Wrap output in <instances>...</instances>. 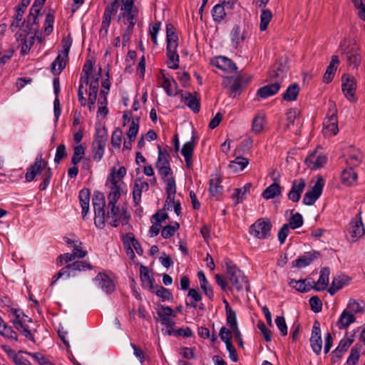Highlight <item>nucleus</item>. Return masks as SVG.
I'll return each instance as SVG.
<instances>
[{"label": "nucleus", "instance_id": "nucleus-1", "mask_svg": "<svg viewBox=\"0 0 365 365\" xmlns=\"http://www.w3.org/2000/svg\"><path fill=\"white\" fill-rule=\"evenodd\" d=\"M120 14L118 17V21L121 26H125L123 29V45L125 46L126 43L130 41V38L133 32V27L137 22L138 11L134 6V0H122V5L120 9Z\"/></svg>", "mask_w": 365, "mask_h": 365}, {"label": "nucleus", "instance_id": "nucleus-2", "mask_svg": "<svg viewBox=\"0 0 365 365\" xmlns=\"http://www.w3.org/2000/svg\"><path fill=\"white\" fill-rule=\"evenodd\" d=\"M287 69L286 60L281 59L279 62L276 63L269 72L268 76L269 81L273 82L261 87L257 91V95L262 98H267L276 94L279 91L281 83L286 76Z\"/></svg>", "mask_w": 365, "mask_h": 365}, {"label": "nucleus", "instance_id": "nucleus-3", "mask_svg": "<svg viewBox=\"0 0 365 365\" xmlns=\"http://www.w3.org/2000/svg\"><path fill=\"white\" fill-rule=\"evenodd\" d=\"M37 175H41L42 182L39 185L41 190H45L50 183L52 177V171L51 168L48 167V163L42 158V155H39L35 159L34 163L28 168L25 175L27 182L33 181Z\"/></svg>", "mask_w": 365, "mask_h": 365}, {"label": "nucleus", "instance_id": "nucleus-4", "mask_svg": "<svg viewBox=\"0 0 365 365\" xmlns=\"http://www.w3.org/2000/svg\"><path fill=\"white\" fill-rule=\"evenodd\" d=\"M227 275L231 284L237 291L248 290V281L245 274L230 259L226 260Z\"/></svg>", "mask_w": 365, "mask_h": 365}, {"label": "nucleus", "instance_id": "nucleus-5", "mask_svg": "<svg viewBox=\"0 0 365 365\" xmlns=\"http://www.w3.org/2000/svg\"><path fill=\"white\" fill-rule=\"evenodd\" d=\"M272 223L268 219L260 218L250 227V234L255 237L264 240L271 235Z\"/></svg>", "mask_w": 365, "mask_h": 365}, {"label": "nucleus", "instance_id": "nucleus-6", "mask_svg": "<svg viewBox=\"0 0 365 365\" xmlns=\"http://www.w3.org/2000/svg\"><path fill=\"white\" fill-rule=\"evenodd\" d=\"M324 185V179L321 176L318 177L314 185L305 193L303 203L306 205H312L322 195Z\"/></svg>", "mask_w": 365, "mask_h": 365}, {"label": "nucleus", "instance_id": "nucleus-7", "mask_svg": "<svg viewBox=\"0 0 365 365\" xmlns=\"http://www.w3.org/2000/svg\"><path fill=\"white\" fill-rule=\"evenodd\" d=\"M347 238L351 242H356L365 233V229L361 218L353 219L347 228Z\"/></svg>", "mask_w": 365, "mask_h": 365}, {"label": "nucleus", "instance_id": "nucleus-8", "mask_svg": "<svg viewBox=\"0 0 365 365\" xmlns=\"http://www.w3.org/2000/svg\"><path fill=\"white\" fill-rule=\"evenodd\" d=\"M157 321H158L161 324L164 326H175V322L170 319V317H175L176 313L173 311V309L168 307L164 305H160L158 308L157 311Z\"/></svg>", "mask_w": 365, "mask_h": 365}, {"label": "nucleus", "instance_id": "nucleus-9", "mask_svg": "<svg viewBox=\"0 0 365 365\" xmlns=\"http://www.w3.org/2000/svg\"><path fill=\"white\" fill-rule=\"evenodd\" d=\"M159 81L169 96H174L178 93L176 91L177 83L165 70L160 71Z\"/></svg>", "mask_w": 365, "mask_h": 365}, {"label": "nucleus", "instance_id": "nucleus-10", "mask_svg": "<svg viewBox=\"0 0 365 365\" xmlns=\"http://www.w3.org/2000/svg\"><path fill=\"white\" fill-rule=\"evenodd\" d=\"M309 341L313 351L317 355H319L322 349V340L321 337L320 324L318 321H315L313 324Z\"/></svg>", "mask_w": 365, "mask_h": 365}, {"label": "nucleus", "instance_id": "nucleus-11", "mask_svg": "<svg viewBox=\"0 0 365 365\" xmlns=\"http://www.w3.org/2000/svg\"><path fill=\"white\" fill-rule=\"evenodd\" d=\"M341 81L342 92L345 97L349 101H354L356 88L355 79L348 74H344L341 78Z\"/></svg>", "mask_w": 365, "mask_h": 365}, {"label": "nucleus", "instance_id": "nucleus-12", "mask_svg": "<svg viewBox=\"0 0 365 365\" xmlns=\"http://www.w3.org/2000/svg\"><path fill=\"white\" fill-rule=\"evenodd\" d=\"M181 101L194 113L200 111V100L197 93L180 92Z\"/></svg>", "mask_w": 365, "mask_h": 365}, {"label": "nucleus", "instance_id": "nucleus-13", "mask_svg": "<svg viewBox=\"0 0 365 365\" xmlns=\"http://www.w3.org/2000/svg\"><path fill=\"white\" fill-rule=\"evenodd\" d=\"M248 36L249 32L245 29L242 30L239 26H235L230 33L232 46L235 48H238Z\"/></svg>", "mask_w": 365, "mask_h": 365}, {"label": "nucleus", "instance_id": "nucleus-14", "mask_svg": "<svg viewBox=\"0 0 365 365\" xmlns=\"http://www.w3.org/2000/svg\"><path fill=\"white\" fill-rule=\"evenodd\" d=\"M305 180L304 179L294 180L292 182V188L288 193V198L292 202H298L305 188Z\"/></svg>", "mask_w": 365, "mask_h": 365}, {"label": "nucleus", "instance_id": "nucleus-15", "mask_svg": "<svg viewBox=\"0 0 365 365\" xmlns=\"http://www.w3.org/2000/svg\"><path fill=\"white\" fill-rule=\"evenodd\" d=\"M64 240L68 246L73 247V254L75 255V257L83 258L87 255V252L81 248L82 242L75 235H69L64 237Z\"/></svg>", "mask_w": 365, "mask_h": 365}, {"label": "nucleus", "instance_id": "nucleus-16", "mask_svg": "<svg viewBox=\"0 0 365 365\" xmlns=\"http://www.w3.org/2000/svg\"><path fill=\"white\" fill-rule=\"evenodd\" d=\"M94 281L98 286L107 294H110L115 290L113 282L104 273H98L95 277Z\"/></svg>", "mask_w": 365, "mask_h": 365}, {"label": "nucleus", "instance_id": "nucleus-17", "mask_svg": "<svg viewBox=\"0 0 365 365\" xmlns=\"http://www.w3.org/2000/svg\"><path fill=\"white\" fill-rule=\"evenodd\" d=\"M323 124L324 128L331 135H334L338 133L336 110L334 108L329 110L328 116L325 118Z\"/></svg>", "mask_w": 365, "mask_h": 365}, {"label": "nucleus", "instance_id": "nucleus-18", "mask_svg": "<svg viewBox=\"0 0 365 365\" xmlns=\"http://www.w3.org/2000/svg\"><path fill=\"white\" fill-rule=\"evenodd\" d=\"M327 160L325 155H317L316 152H314L305 159V163L309 168L315 170L323 167Z\"/></svg>", "mask_w": 365, "mask_h": 365}, {"label": "nucleus", "instance_id": "nucleus-19", "mask_svg": "<svg viewBox=\"0 0 365 365\" xmlns=\"http://www.w3.org/2000/svg\"><path fill=\"white\" fill-rule=\"evenodd\" d=\"M106 203H93L95 217L94 223L96 226L100 229H103L105 226L106 212L104 207Z\"/></svg>", "mask_w": 365, "mask_h": 365}, {"label": "nucleus", "instance_id": "nucleus-20", "mask_svg": "<svg viewBox=\"0 0 365 365\" xmlns=\"http://www.w3.org/2000/svg\"><path fill=\"white\" fill-rule=\"evenodd\" d=\"M314 283V281L310 278L299 280L291 279L289 281V284L300 292H309L312 289V284Z\"/></svg>", "mask_w": 365, "mask_h": 365}, {"label": "nucleus", "instance_id": "nucleus-21", "mask_svg": "<svg viewBox=\"0 0 365 365\" xmlns=\"http://www.w3.org/2000/svg\"><path fill=\"white\" fill-rule=\"evenodd\" d=\"M195 147V137H192V140L190 141L186 142L181 150V153L185 158V161L186 163V166L188 168H192V157L193 154V150Z\"/></svg>", "mask_w": 365, "mask_h": 365}, {"label": "nucleus", "instance_id": "nucleus-22", "mask_svg": "<svg viewBox=\"0 0 365 365\" xmlns=\"http://www.w3.org/2000/svg\"><path fill=\"white\" fill-rule=\"evenodd\" d=\"M363 159L361 152L354 147H351L348 151V156L346 158V164L348 167L354 168L359 166Z\"/></svg>", "mask_w": 365, "mask_h": 365}, {"label": "nucleus", "instance_id": "nucleus-23", "mask_svg": "<svg viewBox=\"0 0 365 365\" xmlns=\"http://www.w3.org/2000/svg\"><path fill=\"white\" fill-rule=\"evenodd\" d=\"M330 274L328 267H324L320 271V276L318 281L312 284V289L316 291H323L327 289L329 284V276Z\"/></svg>", "mask_w": 365, "mask_h": 365}, {"label": "nucleus", "instance_id": "nucleus-24", "mask_svg": "<svg viewBox=\"0 0 365 365\" xmlns=\"http://www.w3.org/2000/svg\"><path fill=\"white\" fill-rule=\"evenodd\" d=\"M319 255L317 252H306L303 256L292 262V265L298 268H303L309 265Z\"/></svg>", "mask_w": 365, "mask_h": 365}, {"label": "nucleus", "instance_id": "nucleus-25", "mask_svg": "<svg viewBox=\"0 0 365 365\" xmlns=\"http://www.w3.org/2000/svg\"><path fill=\"white\" fill-rule=\"evenodd\" d=\"M215 65L218 68L229 72L235 71L237 69L235 63L231 59L225 56L217 57L215 59Z\"/></svg>", "mask_w": 365, "mask_h": 365}, {"label": "nucleus", "instance_id": "nucleus-26", "mask_svg": "<svg viewBox=\"0 0 365 365\" xmlns=\"http://www.w3.org/2000/svg\"><path fill=\"white\" fill-rule=\"evenodd\" d=\"M339 63V61L338 56H332L331 62L327 66L324 75L323 81L324 83H329L333 80Z\"/></svg>", "mask_w": 365, "mask_h": 365}, {"label": "nucleus", "instance_id": "nucleus-27", "mask_svg": "<svg viewBox=\"0 0 365 365\" xmlns=\"http://www.w3.org/2000/svg\"><path fill=\"white\" fill-rule=\"evenodd\" d=\"M126 174L125 167H120L117 171L113 170L107 180L106 185H120L123 187L124 183L121 181Z\"/></svg>", "mask_w": 365, "mask_h": 365}, {"label": "nucleus", "instance_id": "nucleus-28", "mask_svg": "<svg viewBox=\"0 0 365 365\" xmlns=\"http://www.w3.org/2000/svg\"><path fill=\"white\" fill-rule=\"evenodd\" d=\"M221 182V178L217 175L212 176L210 180L209 191L210 195L212 197H216L217 200L219 199V196L222 193L223 187L220 185Z\"/></svg>", "mask_w": 365, "mask_h": 365}, {"label": "nucleus", "instance_id": "nucleus-29", "mask_svg": "<svg viewBox=\"0 0 365 365\" xmlns=\"http://www.w3.org/2000/svg\"><path fill=\"white\" fill-rule=\"evenodd\" d=\"M149 189L148 182L142 181L141 180H136L133 190V200L136 205L139 204L141 199V194L143 191H147Z\"/></svg>", "mask_w": 365, "mask_h": 365}, {"label": "nucleus", "instance_id": "nucleus-30", "mask_svg": "<svg viewBox=\"0 0 365 365\" xmlns=\"http://www.w3.org/2000/svg\"><path fill=\"white\" fill-rule=\"evenodd\" d=\"M358 178L357 173L352 168L349 167L344 170L341 173V182L346 186H351L356 183Z\"/></svg>", "mask_w": 365, "mask_h": 365}, {"label": "nucleus", "instance_id": "nucleus-31", "mask_svg": "<svg viewBox=\"0 0 365 365\" xmlns=\"http://www.w3.org/2000/svg\"><path fill=\"white\" fill-rule=\"evenodd\" d=\"M90 191L88 189H83L79 192V200L82 207V217L85 218L89 210Z\"/></svg>", "mask_w": 365, "mask_h": 365}, {"label": "nucleus", "instance_id": "nucleus-32", "mask_svg": "<svg viewBox=\"0 0 365 365\" xmlns=\"http://www.w3.org/2000/svg\"><path fill=\"white\" fill-rule=\"evenodd\" d=\"M108 212L106 218L109 219L111 218L112 220L110 222L111 226L117 227L118 225V222L120 221V208L115 205H109L108 204Z\"/></svg>", "mask_w": 365, "mask_h": 365}, {"label": "nucleus", "instance_id": "nucleus-33", "mask_svg": "<svg viewBox=\"0 0 365 365\" xmlns=\"http://www.w3.org/2000/svg\"><path fill=\"white\" fill-rule=\"evenodd\" d=\"M349 282V279L346 276H337L334 277L331 285L328 289V292L331 295H334L337 291L341 289Z\"/></svg>", "mask_w": 365, "mask_h": 365}, {"label": "nucleus", "instance_id": "nucleus-34", "mask_svg": "<svg viewBox=\"0 0 365 365\" xmlns=\"http://www.w3.org/2000/svg\"><path fill=\"white\" fill-rule=\"evenodd\" d=\"M266 125V116L263 113H257L252 120V130L255 133H260Z\"/></svg>", "mask_w": 365, "mask_h": 365}, {"label": "nucleus", "instance_id": "nucleus-35", "mask_svg": "<svg viewBox=\"0 0 365 365\" xmlns=\"http://www.w3.org/2000/svg\"><path fill=\"white\" fill-rule=\"evenodd\" d=\"M354 315L349 313L344 309L337 322V327L340 329H346L351 324L354 323Z\"/></svg>", "mask_w": 365, "mask_h": 365}, {"label": "nucleus", "instance_id": "nucleus-36", "mask_svg": "<svg viewBox=\"0 0 365 365\" xmlns=\"http://www.w3.org/2000/svg\"><path fill=\"white\" fill-rule=\"evenodd\" d=\"M249 160L244 157H237L234 160L231 161L229 168L234 173L244 170L248 165Z\"/></svg>", "mask_w": 365, "mask_h": 365}, {"label": "nucleus", "instance_id": "nucleus-37", "mask_svg": "<svg viewBox=\"0 0 365 365\" xmlns=\"http://www.w3.org/2000/svg\"><path fill=\"white\" fill-rule=\"evenodd\" d=\"M109 187L110 189V192L108 195V204L109 205H115L118 199L120 198L121 193L123 191V187L120 185H110Z\"/></svg>", "mask_w": 365, "mask_h": 365}, {"label": "nucleus", "instance_id": "nucleus-38", "mask_svg": "<svg viewBox=\"0 0 365 365\" xmlns=\"http://www.w3.org/2000/svg\"><path fill=\"white\" fill-rule=\"evenodd\" d=\"M299 92V86L297 83L290 85L282 95L283 100L286 101H295Z\"/></svg>", "mask_w": 365, "mask_h": 365}, {"label": "nucleus", "instance_id": "nucleus-39", "mask_svg": "<svg viewBox=\"0 0 365 365\" xmlns=\"http://www.w3.org/2000/svg\"><path fill=\"white\" fill-rule=\"evenodd\" d=\"M281 193V187L279 184L274 182L267 187L262 192V197L267 200L274 198Z\"/></svg>", "mask_w": 365, "mask_h": 365}, {"label": "nucleus", "instance_id": "nucleus-40", "mask_svg": "<svg viewBox=\"0 0 365 365\" xmlns=\"http://www.w3.org/2000/svg\"><path fill=\"white\" fill-rule=\"evenodd\" d=\"M68 57L58 55L55 61L51 64V71L54 75L59 74L61 71L65 68L66 60Z\"/></svg>", "mask_w": 365, "mask_h": 365}, {"label": "nucleus", "instance_id": "nucleus-41", "mask_svg": "<svg viewBox=\"0 0 365 365\" xmlns=\"http://www.w3.org/2000/svg\"><path fill=\"white\" fill-rule=\"evenodd\" d=\"M117 10L118 4L116 1L108 5L103 14L102 23L110 26L111 16L117 13Z\"/></svg>", "mask_w": 365, "mask_h": 365}, {"label": "nucleus", "instance_id": "nucleus-42", "mask_svg": "<svg viewBox=\"0 0 365 365\" xmlns=\"http://www.w3.org/2000/svg\"><path fill=\"white\" fill-rule=\"evenodd\" d=\"M353 342V339L349 338L342 339L337 347L333 351V354L337 358H341L343 353L346 351L347 349L351 346Z\"/></svg>", "mask_w": 365, "mask_h": 365}, {"label": "nucleus", "instance_id": "nucleus-43", "mask_svg": "<svg viewBox=\"0 0 365 365\" xmlns=\"http://www.w3.org/2000/svg\"><path fill=\"white\" fill-rule=\"evenodd\" d=\"M108 140V131L104 126H98L96 128L95 138L93 142L106 145Z\"/></svg>", "mask_w": 365, "mask_h": 365}, {"label": "nucleus", "instance_id": "nucleus-44", "mask_svg": "<svg viewBox=\"0 0 365 365\" xmlns=\"http://www.w3.org/2000/svg\"><path fill=\"white\" fill-rule=\"evenodd\" d=\"M93 63L91 61L88 60L83 66V72L84 73V76L81 78V81L82 83H85V85L87 86L88 81L91 78H92V76L95 75L93 73Z\"/></svg>", "mask_w": 365, "mask_h": 365}, {"label": "nucleus", "instance_id": "nucleus-45", "mask_svg": "<svg viewBox=\"0 0 365 365\" xmlns=\"http://www.w3.org/2000/svg\"><path fill=\"white\" fill-rule=\"evenodd\" d=\"M35 38L36 36L34 35H27L21 39L22 42L21 53L22 55H26L29 52L31 46L34 43Z\"/></svg>", "mask_w": 365, "mask_h": 365}, {"label": "nucleus", "instance_id": "nucleus-46", "mask_svg": "<svg viewBox=\"0 0 365 365\" xmlns=\"http://www.w3.org/2000/svg\"><path fill=\"white\" fill-rule=\"evenodd\" d=\"M140 277L143 285L153 288V279L149 274V270L147 267L142 264L140 267Z\"/></svg>", "mask_w": 365, "mask_h": 365}, {"label": "nucleus", "instance_id": "nucleus-47", "mask_svg": "<svg viewBox=\"0 0 365 365\" xmlns=\"http://www.w3.org/2000/svg\"><path fill=\"white\" fill-rule=\"evenodd\" d=\"M272 18V12L268 9H262L260 16V25L261 31H265Z\"/></svg>", "mask_w": 365, "mask_h": 365}, {"label": "nucleus", "instance_id": "nucleus-48", "mask_svg": "<svg viewBox=\"0 0 365 365\" xmlns=\"http://www.w3.org/2000/svg\"><path fill=\"white\" fill-rule=\"evenodd\" d=\"M26 9V7H22L21 4L19 6L16 8L15 19L10 26V29L12 31H14V30L19 26L20 22L22 20V17L24 14L25 13Z\"/></svg>", "mask_w": 365, "mask_h": 365}, {"label": "nucleus", "instance_id": "nucleus-49", "mask_svg": "<svg viewBox=\"0 0 365 365\" xmlns=\"http://www.w3.org/2000/svg\"><path fill=\"white\" fill-rule=\"evenodd\" d=\"M225 7L221 4L215 5L212 9V17L215 21L220 22L225 16Z\"/></svg>", "mask_w": 365, "mask_h": 365}, {"label": "nucleus", "instance_id": "nucleus-50", "mask_svg": "<svg viewBox=\"0 0 365 365\" xmlns=\"http://www.w3.org/2000/svg\"><path fill=\"white\" fill-rule=\"evenodd\" d=\"M106 145L96 143L93 142L92 150L93 154V159L96 161H100L103 156L105 148Z\"/></svg>", "mask_w": 365, "mask_h": 365}, {"label": "nucleus", "instance_id": "nucleus-51", "mask_svg": "<svg viewBox=\"0 0 365 365\" xmlns=\"http://www.w3.org/2000/svg\"><path fill=\"white\" fill-rule=\"evenodd\" d=\"M251 187V184L247 183L245 185H244L242 188H237L235 190V192L233 194V197L236 198V202L235 205L239 204L240 202H242L243 197L245 195L250 191V189Z\"/></svg>", "mask_w": 365, "mask_h": 365}, {"label": "nucleus", "instance_id": "nucleus-52", "mask_svg": "<svg viewBox=\"0 0 365 365\" xmlns=\"http://www.w3.org/2000/svg\"><path fill=\"white\" fill-rule=\"evenodd\" d=\"M67 268H71V271H83L92 269V266L89 262L86 261H76L71 264L67 265Z\"/></svg>", "mask_w": 365, "mask_h": 365}, {"label": "nucleus", "instance_id": "nucleus-53", "mask_svg": "<svg viewBox=\"0 0 365 365\" xmlns=\"http://www.w3.org/2000/svg\"><path fill=\"white\" fill-rule=\"evenodd\" d=\"M85 153V148L82 145H76L73 149V155L71 158L73 165H77L83 158Z\"/></svg>", "mask_w": 365, "mask_h": 365}, {"label": "nucleus", "instance_id": "nucleus-54", "mask_svg": "<svg viewBox=\"0 0 365 365\" xmlns=\"http://www.w3.org/2000/svg\"><path fill=\"white\" fill-rule=\"evenodd\" d=\"M180 227V225L178 222H175L173 225H166L165 226L161 232V235L163 238L168 239L174 235L176 230H178Z\"/></svg>", "mask_w": 365, "mask_h": 365}, {"label": "nucleus", "instance_id": "nucleus-55", "mask_svg": "<svg viewBox=\"0 0 365 365\" xmlns=\"http://www.w3.org/2000/svg\"><path fill=\"white\" fill-rule=\"evenodd\" d=\"M168 154L166 153H163L160 149L159 150L158 158L156 162V168L159 170L160 168H163L164 167H167L170 165V162L168 160Z\"/></svg>", "mask_w": 365, "mask_h": 365}, {"label": "nucleus", "instance_id": "nucleus-56", "mask_svg": "<svg viewBox=\"0 0 365 365\" xmlns=\"http://www.w3.org/2000/svg\"><path fill=\"white\" fill-rule=\"evenodd\" d=\"M139 129V119H133L129 130L127 133L128 138L131 140H134L136 138Z\"/></svg>", "mask_w": 365, "mask_h": 365}, {"label": "nucleus", "instance_id": "nucleus-57", "mask_svg": "<svg viewBox=\"0 0 365 365\" xmlns=\"http://www.w3.org/2000/svg\"><path fill=\"white\" fill-rule=\"evenodd\" d=\"M155 294L162 299L163 301L170 300L173 299V294L169 289L162 287L157 286L155 291Z\"/></svg>", "mask_w": 365, "mask_h": 365}, {"label": "nucleus", "instance_id": "nucleus-58", "mask_svg": "<svg viewBox=\"0 0 365 365\" xmlns=\"http://www.w3.org/2000/svg\"><path fill=\"white\" fill-rule=\"evenodd\" d=\"M167 43H178V36L175 32L174 26L168 24L166 25Z\"/></svg>", "mask_w": 365, "mask_h": 365}, {"label": "nucleus", "instance_id": "nucleus-59", "mask_svg": "<svg viewBox=\"0 0 365 365\" xmlns=\"http://www.w3.org/2000/svg\"><path fill=\"white\" fill-rule=\"evenodd\" d=\"M63 276H66V278H69L71 276H74V274L73 271H71V268H67L66 265L53 277L51 285H53Z\"/></svg>", "mask_w": 365, "mask_h": 365}, {"label": "nucleus", "instance_id": "nucleus-60", "mask_svg": "<svg viewBox=\"0 0 365 365\" xmlns=\"http://www.w3.org/2000/svg\"><path fill=\"white\" fill-rule=\"evenodd\" d=\"M345 310L349 313L354 315V314L362 312L363 307L356 300L351 299L349 302V304Z\"/></svg>", "mask_w": 365, "mask_h": 365}, {"label": "nucleus", "instance_id": "nucleus-61", "mask_svg": "<svg viewBox=\"0 0 365 365\" xmlns=\"http://www.w3.org/2000/svg\"><path fill=\"white\" fill-rule=\"evenodd\" d=\"M299 112L298 109L297 108H291L289 109L287 113V124L285 126V129L289 130L290 128V125H294V120L297 118V117L299 115Z\"/></svg>", "mask_w": 365, "mask_h": 365}, {"label": "nucleus", "instance_id": "nucleus-62", "mask_svg": "<svg viewBox=\"0 0 365 365\" xmlns=\"http://www.w3.org/2000/svg\"><path fill=\"white\" fill-rule=\"evenodd\" d=\"M287 225L293 230L300 227L303 225V218L302 215L296 213L292 215Z\"/></svg>", "mask_w": 365, "mask_h": 365}, {"label": "nucleus", "instance_id": "nucleus-63", "mask_svg": "<svg viewBox=\"0 0 365 365\" xmlns=\"http://www.w3.org/2000/svg\"><path fill=\"white\" fill-rule=\"evenodd\" d=\"M123 132L120 128H115L112 133L111 144L113 147L119 148L121 145Z\"/></svg>", "mask_w": 365, "mask_h": 365}, {"label": "nucleus", "instance_id": "nucleus-64", "mask_svg": "<svg viewBox=\"0 0 365 365\" xmlns=\"http://www.w3.org/2000/svg\"><path fill=\"white\" fill-rule=\"evenodd\" d=\"M0 334L4 337L14 339L15 341L18 339L16 333L6 324L0 329Z\"/></svg>", "mask_w": 365, "mask_h": 365}]
</instances>
